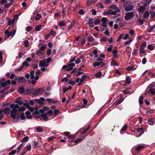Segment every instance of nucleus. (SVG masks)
I'll return each instance as SVG.
<instances>
[{"instance_id": "f257e3e1", "label": "nucleus", "mask_w": 155, "mask_h": 155, "mask_svg": "<svg viewBox=\"0 0 155 155\" xmlns=\"http://www.w3.org/2000/svg\"><path fill=\"white\" fill-rule=\"evenodd\" d=\"M59 112V110L58 109L55 110L54 113L51 110H50L48 111L47 114H42V117L45 121H47L49 119L53 118L54 116H56Z\"/></svg>"}, {"instance_id": "f03ea898", "label": "nucleus", "mask_w": 155, "mask_h": 155, "mask_svg": "<svg viewBox=\"0 0 155 155\" xmlns=\"http://www.w3.org/2000/svg\"><path fill=\"white\" fill-rule=\"evenodd\" d=\"M12 110L10 112V116L13 119L14 122H17L19 119V116H17L16 113H17L18 110L14 108H12Z\"/></svg>"}, {"instance_id": "7ed1b4c3", "label": "nucleus", "mask_w": 155, "mask_h": 155, "mask_svg": "<svg viewBox=\"0 0 155 155\" xmlns=\"http://www.w3.org/2000/svg\"><path fill=\"white\" fill-rule=\"evenodd\" d=\"M34 72L33 71H31L30 72V79L31 80V82L32 84H35L36 81L39 79V77L38 75L36 76L35 77Z\"/></svg>"}, {"instance_id": "20e7f679", "label": "nucleus", "mask_w": 155, "mask_h": 155, "mask_svg": "<svg viewBox=\"0 0 155 155\" xmlns=\"http://www.w3.org/2000/svg\"><path fill=\"white\" fill-rule=\"evenodd\" d=\"M48 109L49 108L48 107L46 106H45L43 107L42 109H40L39 111H38V110H35L34 111V114H39V113H42V114H47L48 112H47L46 111L48 110Z\"/></svg>"}, {"instance_id": "39448f33", "label": "nucleus", "mask_w": 155, "mask_h": 155, "mask_svg": "<svg viewBox=\"0 0 155 155\" xmlns=\"http://www.w3.org/2000/svg\"><path fill=\"white\" fill-rule=\"evenodd\" d=\"M134 14L133 12H128L125 14L124 18L125 20H128L132 19L134 16Z\"/></svg>"}, {"instance_id": "423d86ee", "label": "nucleus", "mask_w": 155, "mask_h": 155, "mask_svg": "<svg viewBox=\"0 0 155 155\" xmlns=\"http://www.w3.org/2000/svg\"><path fill=\"white\" fill-rule=\"evenodd\" d=\"M48 65L49 64L46 63L45 59L39 62V65L40 66L47 67Z\"/></svg>"}, {"instance_id": "0eeeda50", "label": "nucleus", "mask_w": 155, "mask_h": 155, "mask_svg": "<svg viewBox=\"0 0 155 155\" xmlns=\"http://www.w3.org/2000/svg\"><path fill=\"white\" fill-rule=\"evenodd\" d=\"M44 92V91L42 88H40L36 90L34 93L35 95H40L42 94Z\"/></svg>"}, {"instance_id": "6e6552de", "label": "nucleus", "mask_w": 155, "mask_h": 155, "mask_svg": "<svg viewBox=\"0 0 155 155\" xmlns=\"http://www.w3.org/2000/svg\"><path fill=\"white\" fill-rule=\"evenodd\" d=\"M21 97H19L16 100V102L19 105L23 104L24 102H26V100H21Z\"/></svg>"}, {"instance_id": "1a4fd4ad", "label": "nucleus", "mask_w": 155, "mask_h": 155, "mask_svg": "<svg viewBox=\"0 0 155 155\" xmlns=\"http://www.w3.org/2000/svg\"><path fill=\"white\" fill-rule=\"evenodd\" d=\"M110 8L113 9L114 10H115V12H117L119 13L120 12V10L119 8L114 5H111L110 7Z\"/></svg>"}, {"instance_id": "9d476101", "label": "nucleus", "mask_w": 155, "mask_h": 155, "mask_svg": "<svg viewBox=\"0 0 155 155\" xmlns=\"http://www.w3.org/2000/svg\"><path fill=\"white\" fill-rule=\"evenodd\" d=\"M64 135L67 136L68 138L71 139H72L74 138V136L71 134L69 132H64Z\"/></svg>"}, {"instance_id": "9b49d317", "label": "nucleus", "mask_w": 155, "mask_h": 155, "mask_svg": "<svg viewBox=\"0 0 155 155\" xmlns=\"http://www.w3.org/2000/svg\"><path fill=\"white\" fill-rule=\"evenodd\" d=\"M33 15H36V17L35 18V20L36 21H38L41 18V16L40 14H37V12L36 11H34L33 13Z\"/></svg>"}, {"instance_id": "f8f14e48", "label": "nucleus", "mask_w": 155, "mask_h": 155, "mask_svg": "<svg viewBox=\"0 0 155 155\" xmlns=\"http://www.w3.org/2000/svg\"><path fill=\"white\" fill-rule=\"evenodd\" d=\"M83 139L81 138H79L77 139L76 140H71L69 142H73L74 143V145L76 144L81 141Z\"/></svg>"}, {"instance_id": "ddd939ff", "label": "nucleus", "mask_w": 155, "mask_h": 155, "mask_svg": "<svg viewBox=\"0 0 155 155\" xmlns=\"http://www.w3.org/2000/svg\"><path fill=\"white\" fill-rule=\"evenodd\" d=\"M10 84H11V81H10V80H7L6 82H4L2 83H1V86H2V87H4L5 86H6L7 85Z\"/></svg>"}, {"instance_id": "4468645a", "label": "nucleus", "mask_w": 155, "mask_h": 155, "mask_svg": "<svg viewBox=\"0 0 155 155\" xmlns=\"http://www.w3.org/2000/svg\"><path fill=\"white\" fill-rule=\"evenodd\" d=\"M146 5H144L140 7L138 9L139 12L140 13H143L146 9Z\"/></svg>"}, {"instance_id": "2eb2a0df", "label": "nucleus", "mask_w": 155, "mask_h": 155, "mask_svg": "<svg viewBox=\"0 0 155 155\" xmlns=\"http://www.w3.org/2000/svg\"><path fill=\"white\" fill-rule=\"evenodd\" d=\"M145 147V145L143 144L139 145L136 147V150L137 151L139 150L142 149L144 148Z\"/></svg>"}, {"instance_id": "dca6fc26", "label": "nucleus", "mask_w": 155, "mask_h": 155, "mask_svg": "<svg viewBox=\"0 0 155 155\" xmlns=\"http://www.w3.org/2000/svg\"><path fill=\"white\" fill-rule=\"evenodd\" d=\"M137 131L138 133H139V136H137V137H139L143 133V128L142 127H141L137 128Z\"/></svg>"}, {"instance_id": "f3484780", "label": "nucleus", "mask_w": 155, "mask_h": 155, "mask_svg": "<svg viewBox=\"0 0 155 155\" xmlns=\"http://www.w3.org/2000/svg\"><path fill=\"white\" fill-rule=\"evenodd\" d=\"M14 2V0H11L10 2L9 3L6 4L4 5L5 7L8 8L12 5Z\"/></svg>"}, {"instance_id": "a211bd4d", "label": "nucleus", "mask_w": 155, "mask_h": 155, "mask_svg": "<svg viewBox=\"0 0 155 155\" xmlns=\"http://www.w3.org/2000/svg\"><path fill=\"white\" fill-rule=\"evenodd\" d=\"M133 9V7L132 5H128L125 8V10L127 12L132 10Z\"/></svg>"}, {"instance_id": "6ab92c4d", "label": "nucleus", "mask_w": 155, "mask_h": 155, "mask_svg": "<svg viewBox=\"0 0 155 155\" xmlns=\"http://www.w3.org/2000/svg\"><path fill=\"white\" fill-rule=\"evenodd\" d=\"M26 118L28 119H31L32 118V116L30 115V113L29 111H26L25 112Z\"/></svg>"}, {"instance_id": "aec40b11", "label": "nucleus", "mask_w": 155, "mask_h": 155, "mask_svg": "<svg viewBox=\"0 0 155 155\" xmlns=\"http://www.w3.org/2000/svg\"><path fill=\"white\" fill-rule=\"evenodd\" d=\"M36 55L40 57L41 58L42 57L44 54L41 52L40 50H38L36 52Z\"/></svg>"}, {"instance_id": "412c9836", "label": "nucleus", "mask_w": 155, "mask_h": 155, "mask_svg": "<svg viewBox=\"0 0 155 155\" xmlns=\"http://www.w3.org/2000/svg\"><path fill=\"white\" fill-rule=\"evenodd\" d=\"M15 33L16 31L15 30H13L12 32H9L8 35V37L11 36L13 37L15 35Z\"/></svg>"}, {"instance_id": "4be33fe9", "label": "nucleus", "mask_w": 155, "mask_h": 155, "mask_svg": "<svg viewBox=\"0 0 155 155\" xmlns=\"http://www.w3.org/2000/svg\"><path fill=\"white\" fill-rule=\"evenodd\" d=\"M10 107L11 108H14L17 109L19 108V105L17 104H12L10 105Z\"/></svg>"}, {"instance_id": "5701e85b", "label": "nucleus", "mask_w": 155, "mask_h": 155, "mask_svg": "<svg viewBox=\"0 0 155 155\" xmlns=\"http://www.w3.org/2000/svg\"><path fill=\"white\" fill-rule=\"evenodd\" d=\"M103 64V63L102 61L100 62H95L93 64L94 67L99 66L100 65Z\"/></svg>"}, {"instance_id": "b1692460", "label": "nucleus", "mask_w": 155, "mask_h": 155, "mask_svg": "<svg viewBox=\"0 0 155 155\" xmlns=\"http://www.w3.org/2000/svg\"><path fill=\"white\" fill-rule=\"evenodd\" d=\"M107 27L106 24H102L101 26V29L102 31H104L107 28Z\"/></svg>"}, {"instance_id": "393cba45", "label": "nucleus", "mask_w": 155, "mask_h": 155, "mask_svg": "<svg viewBox=\"0 0 155 155\" xmlns=\"http://www.w3.org/2000/svg\"><path fill=\"white\" fill-rule=\"evenodd\" d=\"M102 76L101 73L100 71L97 72L95 74V76L96 78H99L101 77Z\"/></svg>"}, {"instance_id": "a878e982", "label": "nucleus", "mask_w": 155, "mask_h": 155, "mask_svg": "<svg viewBox=\"0 0 155 155\" xmlns=\"http://www.w3.org/2000/svg\"><path fill=\"white\" fill-rule=\"evenodd\" d=\"M107 18L105 17L103 18L101 20V21L103 22L102 24H106L107 23Z\"/></svg>"}, {"instance_id": "bb28decb", "label": "nucleus", "mask_w": 155, "mask_h": 155, "mask_svg": "<svg viewBox=\"0 0 155 155\" xmlns=\"http://www.w3.org/2000/svg\"><path fill=\"white\" fill-rule=\"evenodd\" d=\"M75 23V21H73L71 23V24L69 26L68 28V29L69 30L71 29L73 27Z\"/></svg>"}, {"instance_id": "cd10ccee", "label": "nucleus", "mask_w": 155, "mask_h": 155, "mask_svg": "<svg viewBox=\"0 0 155 155\" xmlns=\"http://www.w3.org/2000/svg\"><path fill=\"white\" fill-rule=\"evenodd\" d=\"M15 79L17 80L18 82H20L21 81L24 80V78L23 77H20L18 78H17L16 77Z\"/></svg>"}, {"instance_id": "c85d7f7f", "label": "nucleus", "mask_w": 155, "mask_h": 155, "mask_svg": "<svg viewBox=\"0 0 155 155\" xmlns=\"http://www.w3.org/2000/svg\"><path fill=\"white\" fill-rule=\"evenodd\" d=\"M149 16V14L148 11H146L143 15V17L146 18H148Z\"/></svg>"}, {"instance_id": "c756f323", "label": "nucleus", "mask_w": 155, "mask_h": 155, "mask_svg": "<svg viewBox=\"0 0 155 155\" xmlns=\"http://www.w3.org/2000/svg\"><path fill=\"white\" fill-rule=\"evenodd\" d=\"M111 65L113 66H118V64H117V62L114 60H112L111 63Z\"/></svg>"}, {"instance_id": "7c9ffc66", "label": "nucleus", "mask_w": 155, "mask_h": 155, "mask_svg": "<svg viewBox=\"0 0 155 155\" xmlns=\"http://www.w3.org/2000/svg\"><path fill=\"white\" fill-rule=\"evenodd\" d=\"M148 124L150 125H153L154 124V121L151 119L150 118L148 120Z\"/></svg>"}, {"instance_id": "2f4dec72", "label": "nucleus", "mask_w": 155, "mask_h": 155, "mask_svg": "<svg viewBox=\"0 0 155 155\" xmlns=\"http://www.w3.org/2000/svg\"><path fill=\"white\" fill-rule=\"evenodd\" d=\"M82 58V57H80L77 59L75 61V63L76 64H79L80 63L81 61V60Z\"/></svg>"}, {"instance_id": "473e14b6", "label": "nucleus", "mask_w": 155, "mask_h": 155, "mask_svg": "<svg viewBox=\"0 0 155 155\" xmlns=\"http://www.w3.org/2000/svg\"><path fill=\"white\" fill-rule=\"evenodd\" d=\"M87 40L88 41L92 42L94 41V39L92 37L89 36L88 37Z\"/></svg>"}, {"instance_id": "72a5a7b5", "label": "nucleus", "mask_w": 155, "mask_h": 155, "mask_svg": "<svg viewBox=\"0 0 155 155\" xmlns=\"http://www.w3.org/2000/svg\"><path fill=\"white\" fill-rule=\"evenodd\" d=\"M147 48L150 50H152L154 49V47L153 45L150 44L147 46Z\"/></svg>"}, {"instance_id": "f704fd0d", "label": "nucleus", "mask_w": 155, "mask_h": 155, "mask_svg": "<svg viewBox=\"0 0 155 155\" xmlns=\"http://www.w3.org/2000/svg\"><path fill=\"white\" fill-rule=\"evenodd\" d=\"M21 119V120H25V119L26 118L25 116V114L24 113H21L20 115Z\"/></svg>"}, {"instance_id": "c9c22d12", "label": "nucleus", "mask_w": 155, "mask_h": 155, "mask_svg": "<svg viewBox=\"0 0 155 155\" xmlns=\"http://www.w3.org/2000/svg\"><path fill=\"white\" fill-rule=\"evenodd\" d=\"M42 26L41 25H39L35 28V29L36 31H39L41 30V27Z\"/></svg>"}, {"instance_id": "e433bc0d", "label": "nucleus", "mask_w": 155, "mask_h": 155, "mask_svg": "<svg viewBox=\"0 0 155 155\" xmlns=\"http://www.w3.org/2000/svg\"><path fill=\"white\" fill-rule=\"evenodd\" d=\"M113 56L115 58H116L117 56V50H114L112 51Z\"/></svg>"}, {"instance_id": "4c0bfd02", "label": "nucleus", "mask_w": 155, "mask_h": 155, "mask_svg": "<svg viewBox=\"0 0 155 155\" xmlns=\"http://www.w3.org/2000/svg\"><path fill=\"white\" fill-rule=\"evenodd\" d=\"M28 140V137L26 136L24 137L21 140V142H22L27 141Z\"/></svg>"}, {"instance_id": "58836bf2", "label": "nucleus", "mask_w": 155, "mask_h": 155, "mask_svg": "<svg viewBox=\"0 0 155 155\" xmlns=\"http://www.w3.org/2000/svg\"><path fill=\"white\" fill-rule=\"evenodd\" d=\"M124 34L122 33L120 35L118 39L117 40V42L119 41L121 39H122L124 36Z\"/></svg>"}, {"instance_id": "ea45409f", "label": "nucleus", "mask_w": 155, "mask_h": 155, "mask_svg": "<svg viewBox=\"0 0 155 155\" xmlns=\"http://www.w3.org/2000/svg\"><path fill=\"white\" fill-rule=\"evenodd\" d=\"M130 78L128 77H126V83H125L124 85H125L126 84H130Z\"/></svg>"}, {"instance_id": "a19ab883", "label": "nucleus", "mask_w": 155, "mask_h": 155, "mask_svg": "<svg viewBox=\"0 0 155 155\" xmlns=\"http://www.w3.org/2000/svg\"><path fill=\"white\" fill-rule=\"evenodd\" d=\"M10 110V109L8 107H6L4 109L5 112L7 114H8L9 113Z\"/></svg>"}, {"instance_id": "79ce46f5", "label": "nucleus", "mask_w": 155, "mask_h": 155, "mask_svg": "<svg viewBox=\"0 0 155 155\" xmlns=\"http://www.w3.org/2000/svg\"><path fill=\"white\" fill-rule=\"evenodd\" d=\"M155 86V82L152 83L148 85L147 89L152 87Z\"/></svg>"}, {"instance_id": "37998d69", "label": "nucleus", "mask_w": 155, "mask_h": 155, "mask_svg": "<svg viewBox=\"0 0 155 155\" xmlns=\"http://www.w3.org/2000/svg\"><path fill=\"white\" fill-rule=\"evenodd\" d=\"M14 19H13L12 20L11 19H10L8 20V24L10 25L11 24L13 25L14 23Z\"/></svg>"}, {"instance_id": "c03bdc74", "label": "nucleus", "mask_w": 155, "mask_h": 155, "mask_svg": "<svg viewBox=\"0 0 155 155\" xmlns=\"http://www.w3.org/2000/svg\"><path fill=\"white\" fill-rule=\"evenodd\" d=\"M143 98L142 96H140L139 98V102L140 104H142L143 103Z\"/></svg>"}, {"instance_id": "a18cd8bd", "label": "nucleus", "mask_w": 155, "mask_h": 155, "mask_svg": "<svg viewBox=\"0 0 155 155\" xmlns=\"http://www.w3.org/2000/svg\"><path fill=\"white\" fill-rule=\"evenodd\" d=\"M107 40V38L105 37H103L100 40L101 42L102 43H103L104 42L106 41Z\"/></svg>"}, {"instance_id": "49530a36", "label": "nucleus", "mask_w": 155, "mask_h": 155, "mask_svg": "<svg viewBox=\"0 0 155 155\" xmlns=\"http://www.w3.org/2000/svg\"><path fill=\"white\" fill-rule=\"evenodd\" d=\"M93 53L94 54V57L95 58H97L98 55L97 54V50H94L93 51Z\"/></svg>"}, {"instance_id": "de8ad7c7", "label": "nucleus", "mask_w": 155, "mask_h": 155, "mask_svg": "<svg viewBox=\"0 0 155 155\" xmlns=\"http://www.w3.org/2000/svg\"><path fill=\"white\" fill-rule=\"evenodd\" d=\"M147 43L146 42H143L140 46V48H144L146 46Z\"/></svg>"}, {"instance_id": "09e8293b", "label": "nucleus", "mask_w": 155, "mask_h": 155, "mask_svg": "<svg viewBox=\"0 0 155 155\" xmlns=\"http://www.w3.org/2000/svg\"><path fill=\"white\" fill-rule=\"evenodd\" d=\"M25 110V108L24 107H22L20 108H19L18 109V111L20 112L24 111Z\"/></svg>"}, {"instance_id": "8fccbe9b", "label": "nucleus", "mask_w": 155, "mask_h": 155, "mask_svg": "<svg viewBox=\"0 0 155 155\" xmlns=\"http://www.w3.org/2000/svg\"><path fill=\"white\" fill-rule=\"evenodd\" d=\"M24 45L25 47H28L29 45V42L28 41L25 40L24 42Z\"/></svg>"}, {"instance_id": "3c124183", "label": "nucleus", "mask_w": 155, "mask_h": 155, "mask_svg": "<svg viewBox=\"0 0 155 155\" xmlns=\"http://www.w3.org/2000/svg\"><path fill=\"white\" fill-rule=\"evenodd\" d=\"M67 65H68V67H70V66H71V67H72L73 68V67H74L75 66V64L74 63H68V64H67Z\"/></svg>"}, {"instance_id": "603ef678", "label": "nucleus", "mask_w": 155, "mask_h": 155, "mask_svg": "<svg viewBox=\"0 0 155 155\" xmlns=\"http://www.w3.org/2000/svg\"><path fill=\"white\" fill-rule=\"evenodd\" d=\"M26 148L28 150H29L31 148V144L29 143L28 144L26 145Z\"/></svg>"}, {"instance_id": "864d4df0", "label": "nucleus", "mask_w": 155, "mask_h": 155, "mask_svg": "<svg viewBox=\"0 0 155 155\" xmlns=\"http://www.w3.org/2000/svg\"><path fill=\"white\" fill-rule=\"evenodd\" d=\"M22 144L21 143L18 147V148L17 149V153H18L19 152L20 149L21 148V147H22Z\"/></svg>"}, {"instance_id": "5fc2aeb1", "label": "nucleus", "mask_w": 155, "mask_h": 155, "mask_svg": "<svg viewBox=\"0 0 155 155\" xmlns=\"http://www.w3.org/2000/svg\"><path fill=\"white\" fill-rule=\"evenodd\" d=\"M149 91L152 94H155V89H150L149 90Z\"/></svg>"}, {"instance_id": "6e6d98bb", "label": "nucleus", "mask_w": 155, "mask_h": 155, "mask_svg": "<svg viewBox=\"0 0 155 155\" xmlns=\"http://www.w3.org/2000/svg\"><path fill=\"white\" fill-rule=\"evenodd\" d=\"M123 38L124 40H126L127 38H129V39H130V38L129 37V35L128 34H126Z\"/></svg>"}, {"instance_id": "4d7b16f0", "label": "nucleus", "mask_w": 155, "mask_h": 155, "mask_svg": "<svg viewBox=\"0 0 155 155\" xmlns=\"http://www.w3.org/2000/svg\"><path fill=\"white\" fill-rule=\"evenodd\" d=\"M36 130L38 132H42V128L40 127H38L36 129Z\"/></svg>"}, {"instance_id": "13d9d810", "label": "nucleus", "mask_w": 155, "mask_h": 155, "mask_svg": "<svg viewBox=\"0 0 155 155\" xmlns=\"http://www.w3.org/2000/svg\"><path fill=\"white\" fill-rule=\"evenodd\" d=\"M22 65L23 66V67H24V66L27 67V66H28L29 64H28V63L26 61H24L23 62Z\"/></svg>"}, {"instance_id": "bf43d9fd", "label": "nucleus", "mask_w": 155, "mask_h": 155, "mask_svg": "<svg viewBox=\"0 0 155 155\" xmlns=\"http://www.w3.org/2000/svg\"><path fill=\"white\" fill-rule=\"evenodd\" d=\"M154 29L153 25L152 26L150 27L147 30V31L148 32H150L152 30Z\"/></svg>"}, {"instance_id": "052dcab7", "label": "nucleus", "mask_w": 155, "mask_h": 155, "mask_svg": "<svg viewBox=\"0 0 155 155\" xmlns=\"http://www.w3.org/2000/svg\"><path fill=\"white\" fill-rule=\"evenodd\" d=\"M16 153V150H12L11 152L9 153V155H14Z\"/></svg>"}, {"instance_id": "680f3d73", "label": "nucleus", "mask_w": 155, "mask_h": 155, "mask_svg": "<svg viewBox=\"0 0 155 155\" xmlns=\"http://www.w3.org/2000/svg\"><path fill=\"white\" fill-rule=\"evenodd\" d=\"M127 126L125 124L122 127V128L121 129V131H124L127 128Z\"/></svg>"}, {"instance_id": "e2e57ef3", "label": "nucleus", "mask_w": 155, "mask_h": 155, "mask_svg": "<svg viewBox=\"0 0 155 155\" xmlns=\"http://www.w3.org/2000/svg\"><path fill=\"white\" fill-rule=\"evenodd\" d=\"M24 55V54L23 53L21 52H19L18 54V56L17 57V58L18 59H20L21 58L22 56Z\"/></svg>"}, {"instance_id": "0e129e2a", "label": "nucleus", "mask_w": 155, "mask_h": 155, "mask_svg": "<svg viewBox=\"0 0 155 155\" xmlns=\"http://www.w3.org/2000/svg\"><path fill=\"white\" fill-rule=\"evenodd\" d=\"M93 19L92 18H90L89 19V21L88 23L90 25H93Z\"/></svg>"}, {"instance_id": "69168bd1", "label": "nucleus", "mask_w": 155, "mask_h": 155, "mask_svg": "<svg viewBox=\"0 0 155 155\" xmlns=\"http://www.w3.org/2000/svg\"><path fill=\"white\" fill-rule=\"evenodd\" d=\"M86 78H87V76L86 75H83L82 76L80 80H81V81H84V80Z\"/></svg>"}, {"instance_id": "338daca9", "label": "nucleus", "mask_w": 155, "mask_h": 155, "mask_svg": "<svg viewBox=\"0 0 155 155\" xmlns=\"http://www.w3.org/2000/svg\"><path fill=\"white\" fill-rule=\"evenodd\" d=\"M46 46V45H44L41 47L40 50L42 51H44L45 50Z\"/></svg>"}, {"instance_id": "774afa93", "label": "nucleus", "mask_w": 155, "mask_h": 155, "mask_svg": "<svg viewBox=\"0 0 155 155\" xmlns=\"http://www.w3.org/2000/svg\"><path fill=\"white\" fill-rule=\"evenodd\" d=\"M93 3V1L91 0H88L87 2V4L88 5H92Z\"/></svg>"}]
</instances>
